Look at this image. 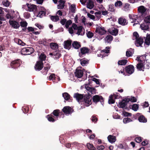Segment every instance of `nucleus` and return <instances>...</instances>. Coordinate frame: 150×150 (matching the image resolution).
I'll return each mask as SVG.
<instances>
[{"label": "nucleus", "instance_id": "f257e3e1", "mask_svg": "<svg viewBox=\"0 0 150 150\" xmlns=\"http://www.w3.org/2000/svg\"><path fill=\"white\" fill-rule=\"evenodd\" d=\"M53 113L54 116L52 115H47L46 117V118L49 121L53 122L56 121L58 119V118L59 117V116L61 114L58 110H54L53 112Z\"/></svg>", "mask_w": 150, "mask_h": 150}, {"label": "nucleus", "instance_id": "f03ea898", "mask_svg": "<svg viewBox=\"0 0 150 150\" xmlns=\"http://www.w3.org/2000/svg\"><path fill=\"white\" fill-rule=\"evenodd\" d=\"M133 35L136 39V41L135 43L136 46L138 47L142 46V45L143 42V38L142 37H139L138 34L137 32H134Z\"/></svg>", "mask_w": 150, "mask_h": 150}, {"label": "nucleus", "instance_id": "7ed1b4c3", "mask_svg": "<svg viewBox=\"0 0 150 150\" xmlns=\"http://www.w3.org/2000/svg\"><path fill=\"white\" fill-rule=\"evenodd\" d=\"M22 8L25 9L27 11L29 12L35 11L37 10V8L36 5L27 4L22 6Z\"/></svg>", "mask_w": 150, "mask_h": 150}, {"label": "nucleus", "instance_id": "20e7f679", "mask_svg": "<svg viewBox=\"0 0 150 150\" xmlns=\"http://www.w3.org/2000/svg\"><path fill=\"white\" fill-rule=\"evenodd\" d=\"M72 27L74 30H77V32L76 34L78 35H83L85 33L84 29L81 26L78 27L75 24H72Z\"/></svg>", "mask_w": 150, "mask_h": 150}, {"label": "nucleus", "instance_id": "39448f33", "mask_svg": "<svg viewBox=\"0 0 150 150\" xmlns=\"http://www.w3.org/2000/svg\"><path fill=\"white\" fill-rule=\"evenodd\" d=\"M34 52V50L33 48L27 47L23 48L21 51V53L24 55H29Z\"/></svg>", "mask_w": 150, "mask_h": 150}, {"label": "nucleus", "instance_id": "423d86ee", "mask_svg": "<svg viewBox=\"0 0 150 150\" xmlns=\"http://www.w3.org/2000/svg\"><path fill=\"white\" fill-rule=\"evenodd\" d=\"M95 32L100 35H103L106 33V30L104 27L99 26L96 28Z\"/></svg>", "mask_w": 150, "mask_h": 150}, {"label": "nucleus", "instance_id": "0eeeda50", "mask_svg": "<svg viewBox=\"0 0 150 150\" xmlns=\"http://www.w3.org/2000/svg\"><path fill=\"white\" fill-rule=\"evenodd\" d=\"M130 20L131 23H134L133 24V26H134L135 24H137L139 23V22L137 20L138 19V16L137 15L134 14H129V15Z\"/></svg>", "mask_w": 150, "mask_h": 150}, {"label": "nucleus", "instance_id": "6e6552de", "mask_svg": "<svg viewBox=\"0 0 150 150\" xmlns=\"http://www.w3.org/2000/svg\"><path fill=\"white\" fill-rule=\"evenodd\" d=\"M119 96L118 95V93L114 94L111 95L109 97L108 100V103L110 104H113L115 103V100L118 99L119 98Z\"/></svg>", "mask_w": 150, "mask_h": 150}, {"label": "nucleus", "instance_id": "1a4fd4ad", "mask_svg": "<svg viewBox=\"0 0 150 150\" xmlns=\"http://www.w3.org/2000/svg\"><path fill=\"white\" fill-rule=\"evenodd\" d=\"M110 47H107L106 49L103 50L101 51V54H98L97 56L98 57H101L103 58L105 56H108L107 53L109 52Z\"/></svg>", "mask_w": 150, "mask_h": 150}, {"label": "nucleus", "instance_id": "9d476101", "mask_svg": "<svg viewBox=\"0 0 150 150\" xmlns=\"http://www.w3.org/2000/svg\"><path fill=\"white\" fill-rule=\"evenodd\" d=\"M89 86V85L88 84H86L85 86V88L88 91V95L90 96L92 94L95 93L96 89L90 87Z\"/></svg>", "mask_w": 150, "mask_h": 150}, {"label": "nucleus", "instance_id": "9b49d317", "mask_svg": "<svg viewBox=\"0 0 150 150\" xmlns=\"http://www.w3.org/2000/svg\"><path fill=\"white\" fill-rule=\"evenodd\" d=\"M43 67V63L41 61H38L37 62L35 66V69L36 71L40 70Z\"/></svg>", "mask_w": 150, "mask_h": 150}, {"label": "nucleus", "instance_id": "f8f14e48", "mask_svg": "<svg viewBox=\"0 0 150 150\" xmlns=\"http://www.w3.org/2000/svg\"><path fill=\"white\" fill-rule=\"evenodd\" d=\"M126 73L129 75L131 74L134 71V67L131 65L126 67L125 68Z\"/></svg>", "mask_w": 150, "mask_h": 150}, {"label": "nucleus", "instance_id": "ddd939ff", "mask_svg": "<svg viewBox=\"0 0 150 150\" xmlns=\"http://www.w3.org/2000/svg\"><path fill=\"white\" fill-rule=\"evenodd\" d=\"M146 8L143 6H141L138 7V13L143 17L145 14Z\"/></svg>", "mask_w": 150, "mask_h": 150}, {"label": "nucleus", "instance_id": "4468645a", "mask_svg": "<svg viewBox=\"0 0 150 150\" xmlns=\"http://www.w3.org/2000/svg\"><path fill=\"white\" fill-rule=\"evenodd\" d=\"M91 98L89 96L84 97V102L86 106H88L91 104Z\"/></svg>", "mask_w": 150, "mask_h": 150}, {"label": "nucleus", "instance_id": "2eb2a0df", "mask_svg": "<svg viewBox=\"0 0 150 150\" xmlns=\"http://www.w3.org/2000/svg\"><path fill=\"white\" fill-rule=\"evenodd\" d=\"M21 61L17 60L12 61L11 63L12 68H16L20 65Z\"/></svg>", "mask_w": 150, "mask_h": 150}, {"label": "nucleus", "instance_id": "dca6fc26", "mask_svg": "<svg viewBox=\"0 0 150 150\" xmlns=\"http://www.w3.org/2000/svg\"><path fill=\"white\" fill-rule=\"evenodd\" d=\"M9 23L10 25L14 28L17 29L20 27L19 23L15 21L10 20Z\"/></svg>", "mask_w": 150, "mask_h": 150}, {"label": "nucleus", "instance_id": "f3484780", "mask_svg": "<svg viewBox=\"0 0 150 150\" xmlns=\"http://www.w3.org/2000/svg\"><path fill=\"white\" fill-rule=\"evenodd\" d=\"M14 11L10 10H9L8 11V13L6 15V17L8 19H10V20L13 19L14 16L13 14L14 13Z\"/></svg>", "mask_w": 150, "mask_h": 150}, {"label": "nucleus", "instance_id": "a211bd4d", "mask_svg": "<svg viewBox=\"0 0 150 150\" xmlns=\"http://www.w3.org/2000/svg\"><path fill=\"white\" fill-rule=\"evenodd\" d=\"M74 97L79 103H81L83 100V95L78 93H75L74 94Z\"/></svg>", "mask_w": 150, "mask_h": 150}, {"label": "nucleus", "instance_id": "6ab92c4d", "mask_svg": "<svg viewBox=\"0 0 150 150\" xmlns=\"http://www.w3.org/2000/svg\"><path fill=\"white\" fill-rule=\"evenodd\" d=\"M93 99L94 102L95 103H97L99 101L100 102H102L103 101V99L102 97L98 95H95L93 96Z\"/></svg>", "mask_w": 150, "mask_h": 150}, {"label": "nucleus", "instance_id": "aec40b11", "mask_svg": "<svg viewBox=\"0 0 150 150\" xmlns=\"http://www.w3.org/2000/svg\"><path fill=\"white\" fill-rule=\"evenodd\" d=\"M71 42L70 40L65 41L64 42V46L65 48L69 50L71 46Z\"/></svg>", "mask_w": 150, "mask_h": 150}, {"label": "nucleus", "instance_id": "412c9836", "mask_svg": "<svg viewBox=\"0 0 150 150\" xmlns=\"http://www.w3.org/2000/svg\"><path fill=\"white\" fill-rule=\"evenodd\" d=\"M75 75L78 78H80L82 77L83 74V71L80 69H77L75 72Z\"/></svg>", "mask_w": 150, "mask_h": 150}, {"label": "nucleus", "instance_id": "4be33fe9", "mask_svg": "<svg viewBox=\"0 0 150 150\" xmlns=\"http://www.w3.org/2000/svg\"><path fill=\"white\" fill-rule=\"evenodd\" d=\"M62 110L66 115H69L71 112V108L69 106L65 107L62 109Z\"/></svg>", "mask_w": 150, "mask_h": 150}, {"label": "nucleus", "instance_id": "5701e85b", "mask_svg": "<svg viewBox=\"0 0 150 150\" xmlns=\"http://www.w3.org/2000/svg\"><path fill=\"white\" fill-rule=\"evenodd\" d=\"M109 32L112 35L116 36L118 33V30L116 28H113L109 30Z\"/></svg>", "mask_w": 150, "mask_h": 150}, {"label": "nucleus", "instance_id": "b1692460", "mask_svg": "<svg viewBox=\"0 0 150 150\" xmlns=\"http://www.w3.org/2000/svg\"><path fill=\"white\" fill-rule=\"evenodd\" d=\"M150 45V34L147 35L145 39L144 45L145 47L149 46Z\"/></svg>", "mask_w": 150, "mask_h": 150}, {"label": "nucleus", "instance_id": "393cba45", "mask_svg": "<svg viewBox=\"0 0 150 150\" xmlns=\"http://www.w3.org/2000/svg\"><path fill=\"white\" fill-rule=\"evenodd\" d=\"M118 23L120 24L124 25L127 24L126 20L124 18L121 17L118 19Z\"/></svg>", "mask_w": 150, "mask_h": 150}, {"label": "nucleus", "instance_id": "a878e982", "mask_svg": "<svg viewBox=\"0 0 150 150\" xmlns=\"http://www.w3.org/2000/svg\"><path fill=\"white\" fill-rule=\"evenodd\" d=\"M41 11L39 12L37 16L40 18H42L45 15V10L44 8L43 7H41Z\"/></svg>", "mask_w": 150, "mask_h": 150}, {"label": "nucleus", "instance_id": "bb28decb", "mask_svg": "<svg viewBox=\"0 0 150 150\" xmlns=\"http://www.w3.org/2000/svg\"><path fill=\"white\" fill-rule=\"evenodd\" d=\"M58 5L57 6L58 9H63L64 6L65 2L62 0H60L58 1Z\"/></svg>", "mask_w": 150, "mask_h": 150}, {"label": "nucleus", "instance_id": "cd10ccee", "mask_svg": "<svg viewBox=\"0 0 150 150\" xmlns=\"http://www.w3.org/2000/svg\"><path fill=\"white\" fill-rule=\"evenodd\" d=\"M108 140L110 143L114 142L116 140V138L115 136L109 135L108 137Z\"/></svg>", "mask_w": 150, "mask_h": 150}, {"label": "nucleus", "instance_id": "c85d7f7f", "mask_svg": "<svg viewBox=\"0 0 150 150\" xmlns=\"http://www.w3.org/2000/svg\"><path fill=\"white\" fill-rule=\"evenodd\" d=\"M101 12L100 11L96 12L94 13L95 15V21L98 20L101 18Z\"/></svg>", "mask_w": 150, "mask_h": 150}, {"label": "nucleus", "instance_id": "c756f323", "mask_svg": "<svg viewBox=\"0 0 150 150\" xmlns=\"http://www.w3.org/2000/svg\"><path fill=\"white\" fill-rule=\"evenodd\" d=\"M89 50V49L86 47H83L81 49V53L83 54L88 53Z\"/></svg>", "mask_w": 150, "mask_h": 150}, {"label": "nucleus", "instance_id": "7c9ffc66", "mask_svg": "<svg viewBox=\"0 0 150 150\" xmlns=\"http://www.w3.org/2000/svg\"><path fill=\"white\" fill-rule=\"evenodd\" d=\"M134 53V50L132 49H130L126 52V55L127 57L131 56Z\"/></svg>", "mask_w": 150, "mask_h": 150}, {"label": "nucleus", "instance_id": "2f4dec72", "mask_svg": "<svg viewBox=\"0 0 150 150\" xmlns=\"http://www.w3.org/2000/svg\"><path fill=\"white\" fill-rule=\"evenodd\" d=\"M127 103V102L126 100H124L119 103V106L121 108H123L126 106Z\"/></svg>", "mask_w": 150, "mask_h": 150}, {"label": "nucleus", "instance_id": "473e14b6", "mask_svg": "<svg viewBox=\"0 0 150 150\" xmlns=\"http://www.w3.org/2000/svg\"><path fill=\"white\" fill-rule=\"evenodd\" d=\"M137 69L139 71H144V67L143 64L139 63L137 65Z\"/></svg>", "mask_w": 150, "mask_h": 150}, {"label": "nucleus", "instance_id": "72a5a7b5", "mask_svg": "<svg viewBox=\"0 0 150 150\" xmlns=\"http://www.w3.org/2000/svg\"><path fill=\"white\" fill-rule=\"evenodd\" d=\"M140 27L142 30H147L149 29L148 26L145 23L141 24Z\"/></svg>", "mask_w": 150, "mask_h": 150}, {"label": "nucleus", "instance_id": "f704fd0d", "mask_svg": "<svg viewBox=\"0 0 150 150\" xmlns=\"http://www.w3.org/2000/svg\"><path fill=\"white\" fill-rule=\"evenodd\" d=\"M80 61L81 64L82 66H84L88 63V60L85 58L80 59Z\"/></svg>", "mask_w": 150, "mask_h": 150}, {"label": "nucleus", "instance_id": "c9c22d12", "mask_svg": "<svg viewBox=\"0 0 150 150\" xmlns=\"http://www.w3.org/2000/svg\"><path fill=\"white\" fill-rule=\"evenodd\" d=\"M72 46L76 49H79L81 46L79 43L77 41H74L72 43Z\"/></svg>", "mask_w": 150, "mask_h": 150}, {"label": "nucleus", "instance_id": "e433bc0d", "mask_svg": "<svg viewBox=\"0 0 150 150\" xmlns=\"http://www.w3.org/2000/svg\"><path fill=\"white\" fill-rule=\"evenodd\" d=\"M15 42L18 45L22 46H24L25 45V43L18 38L16 39H15Z\"/></svg>", "mask_w": 150, "mask_h": 150}, {"label": "nucleus", "instance_id": "4c0bfd02", "mask_svg": "<svg viewBox=\"0 0 150 150\" xmlns=\"http://www.w3.org/2000/svg\"><path fill=\"white\" fill-rule=\"evenodd\" d=\"M86 146L88 149L90 150H96V149L92 144H91L89 143L87 144Z\"/></svg>", "mask_w": 150, "mask_h": 150}, {"label": "nucleus", "instance_id": "58836bf2", "mask_svg": "<svg viewBox=\"0 0 150 150\" xmlns=\"http://www.w3.org/2000/svg\"><path fill=\"white\" fill-rule=\"evenodd\" d=\"M50 46L51 49L56 50L58 48V45L55 43H51L50 44Z\"/></svg>", "mask_w": 150, "mask_h": 150}, {"label": "nucleus", "instance_id": "ea45409f", "mask_svg": "<svg viewBox=\"0 0 150 150\" xmlns=\"http://www.w3.org/2000/svg\"><path fill=\"white\" fill-rule=\"evenodd\" d=\"M138 120L139 122H146V118L143 115H140L138 117Z\"/></svg>", "mask_w": 150, "mask_h": 150}, {"label": "nucleus", "instance_id": "a19ab883", "mask_svg": "<svg viewBox=\"0 0 150 150\" xmlns=\"http://www.w3.org/2000/svg\"><path fill=\"white\" fill-rule=\"evenodd\" d=\"M62 96L65 100H68L70 98V95L67 93H64L62 94Z\"/></svg>", "mask_w": 150, "mask_h": 150}, {"label": "nucleus", "instance_id": "79ce46f5", "mask_svg": "<svg viewBox=\"0 0 150 150\" xmlns=\"http://www.w3.org/2000/svg\"><path fill=\"white\" fill-rule=\"evenodd\" d=\"M127 62V60H122L119 61L118 62V64L119 65H125Z\"/></svg>", "mask_w": 150, "mask_h": 150}, {"label": "nucleus", "instance_id": "37998d69", "mask_svg": "<svg viewBox=\"0 0 150 150\" xmlns=\"http://www.w3.org/2000/svg\"><path fill=\"white\" fill-rule=\"evenodd\" d=\"M86 34L89 38H91L94 35L93 33L91 31H87Z\"/></svg>", "mask_w": 150, "mask_h": 150}, {"label": "nucleus", "instance_id": "c03bdc74", "mask_svg": "<svg viewBox=\"0 0 150 150\" xmlns=\"http://www.w3.org/2000/svg\"><path fill=\"white\" fill-rule=\"evenodd\" d=\"M51 19L53 21L56 22L59 20V18L57 16H51Z\"/></svg>", "mask_w": 150, "mask_h": 150}, {"label": "nucleus", "instance_id": "a18cd8bd", "mask_svg": "<svg viewBox=\"0 0 150 150\" xmlns=\"http://www.w3.org/2000/svg\"><path fill=\"white\" fill-rule=\"evenodd\" d=\"M112 40V37L111 35H108L106 36L105 40L107 42H110Z\"/></svg>", "mask_w": 150, "mask_h": 150}, {"label": "nucleus", "instance_id": "49530a36", "mask_svg": "<svg viewBox=\"0 0 150 150\" xmlns=\"http://www.w3.org/2000/svg\"><path fill=\"white\" fill-rule=\"evenodd\" d=\"M76 9V6L74 4L71 5L69 7V9L72 12H74Z\"/></svg>", "mask_w": 150, "mask_h": 150}, {"label": "nucleus", "instance_id": "de8ad7c7", "mask_svg": "<svg viewBox=\"0 0 150 150\" xmlns=\"http://www.w3.org/2000/svg\"><path fill=\"white\" fill-rule=\"evenodd\" d=\"M144 21L146 23H150V15L147 16L145 17Z\"/></svg>", "mask_w": 150, "mask_h": 150}, {"label": "nucleus", "instance_id": "09e8293b", "mask_svg": "<svg viewBox=\"0 0 150 150\" xmlns=\"http://www.w3.org/2000/svg\"><path fill=\"white\" fill-rule=\"evenodd\" d=\"M108 10L109 11L113 12L115 11L114 6L113 5H109Z\"/></svg>", "mask_w": 150, "mask_h": 150}, {"label": "nucleus", "instance_id": "8fccbe9b", "mask_svg": "<svg viewBox=\"0 0 150 150\" xmlns=\"http://www.w3.org/2000/svg\"><path fill=\"white\" fill-rule=\"evenodd\" d=\"M46 58V56L44 54L42 53L39 56V58L40 60L39 61H41L42 62V61L45 60Z\"/></svg>", "mask_w": 150, "mask_h": 150}, {"label": "nucleus", "instance_id": "3c124183", "mask_svg": "<svg viewBox=\"0 0 150 150\" xmlns=\"http://www.w3.org/2000/svg\"><path fill=\"white\" fill-rule=\"evenodd\" d=\"M138 105L135 104H133L132 106V109L135 111H137L138 110Z\"/></svg>", "mask_w": 150, "mask_h": 150}, {"label": "nucleus", "instance_id": "603ef678", "mask_svg": "<svg viewBox=\"0 0 150 150\" xmlns=\"http://www.w3.org/2000/svg\"><path fill=\"white\" fill-rule=\"evenodd\" d=\"M3 5L5 6H8L10 5V3L7 0H4L2 2Z\"/></svg>", "mask_w": 150, "mask_h": 150}, {"label": "nucleus", "instance_id": "864d4df0", "mask_svg": "<svg viewBox=\"0 0 150 150\" xmlns=\"http://www.w3.org/2000/svg\"><path fill=\"white\" fill-rule=\"evenodd\" d=\"M55 78H56L55 77V75L54 74H51L49 77V79L50 80H55Z\"/></svg>", "mask_w": 150, "mask_h": 150}, {"label": "nucleus", "instance_id": "5fc2aeb1", "mask_svg": "<svg viewBox=\"0 0 150 150\" xmlns=\"http://www.w3.org/2000/svg\"><path fill=\"white\" fill-rule=\"evenodd\" d=\"M115 6L116 7H119L122 5V3L120 1H117L115 4Z\"/></svg>", "mask_w": 150, "mask_h": 150}, {"label": "nucleus", "instance_id": "6e6d98bb", "mask_svg": "<svg viewBox=\"0 0 150 150\" xmlns=\"http://www.w3.org/2000/svg\"><path fill=\"white\" fill-rule=\"evenodd\" d=\"M144 57H145L144 55H142V56H138L137 57L136 60L138 61L142 62V60H143V59H142V58Z\"/></svg>", "mask_w": 150, "mask_h": 150}, {"label": "nucleus", "instance_id": "4d7b16f0", "mask_svg": "<svg viewBox=\"0 0 150 150\" xmlns=\"http://www.w3.org/2000/svg\"><path fill=\"white\" fill-rule=\"evenodd\" d=\"M72 23L71 21L70 20H68L66 23L65 26L67 28H68L69 25H70Z\"/></svg>", "mask_w": 150, "mask_h": 150}, {"label": "nucleus", "instance_id": "13d9d810", "mask_svg": "<svg viewBox=\"0 0 150 150\" xmlns=\"http://www.w3.org/2000/svg\"><path fill=\"white\" fill-rule=\"evenodd\" d=\"M87 15L88 17L93 21H95V16L94 15H92L88 13H87Z\"/></svg>", "mask_w": 150, "mask_h": 150}, {"label": "nucleus", "instance_id": "bf43d9fd", "mask_svg": "<svg viewBox=\"0 0 150 150\" xmlns=\"http://www.w3.org/2000/svg\"><path fill=\"white\" fill-rule=\"evenodd\" d=\"M27 23L26 21H22L21 22V25L22 27H26L27 25Z\"/></svg>", "mask_w": 150, "mask_h": 150}, {"label": "nucleus", "instance_id": "052dcab7", "mask_svg": "<svg viewBox=\"0 0 150 150\" xmlns=\"http://www.w3.org/2000/svg\"><path fill=\"white\" fill-rule=\"evenodd\" d=\"M142 138L139 137H137L135 139V141L137 143H139L142 142Z\"/></svg>", "mask_w": 150, "mask_h": 150}, {"label": "nucleus", "instance_id": "680f3d73", "mask_svg": "<svg viewBox=\"0 0 150 150\" xmlns=\"http://www.w3.org/2000/svg\"><path fill=\"white\" fill-rule=\"evenodd\" d=\"M129 5L128 4H125V6H124V10L126 11L128 10V8H129Z\"/></svg>", "mask_w": 150, "mask_h": 150}, {"label": "nucleus", "instance_id": "e2e57ef3", "mask_svg": "<svg viewBox=\"0 0 150 150\" xmlns=\"http://www.w3.org/2000/svg\"><path fill=\"white\" fill-rule=\"evenodd\" d=\"M129 100L132 102H135L137 100V98L134 97H131L129 99Z\"/></svg>", "mask_w": 150, "mask_h": 150}, {"label": "nucleus", "instance_id": "0e129e2a", "mask_svg": "<svg viewBox=\"0 0 150 150\" xmlns=\"http://www.w3.org/2000/svg\"><path fill=\"white\" fill-rule=\"evenodd\" d=\"M97 149L98 150H103L104 149V146L103 145L98 146Z\"/></svg>", "mask_w": 150, "mask_h": 150}, {"label": "nucleus", "instance_id": "69168bd1", "mask_svg": "<svg viewBox=\"0 0 150 150\" xmlns=\"http://www.w3.org/2000/svg\"><path fill=\"white\" fill-rule=\"evenodd\" d=\"M22 110L23 112L25 113H26L28 112V108L25 107V106L22 108Z\"/></svg>", "mask_w": 150, "mask_h": 150}, {"label": "nucleus", "instance_id": "338daca9", "mask_svg": "<svg viewBox=\"0 0 150 150\" xmlns=\"http://www.w3.org/2000/svg\"><path fill=\"white\" fill-rule=\"evenodd\" d=\"M24 17L26 18H28L30 16V15L28 12L25 13L24 14Z\"/></svg>", "mask_w": 150, "mask_h": 150}, {"label": "nucleus", "instance_id": "774afa93", "mask_svg": "<svg viewBox=\"0 0 150 150\" xmlns=\"http://www.w3.org/2000/svg\"><path fill=\"white\" fill-rule=\"evenodd\" d=\"M122 114L124 116L127 117L129 116H131V114L126 112H123Z\"/></svg>", "mask_w": 150, "mask_h": 150}]
</instances>
